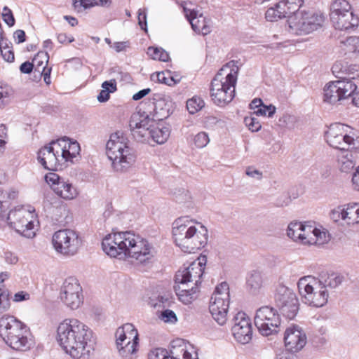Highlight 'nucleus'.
Listing matches in <instances>:
<instances>
[{"instance_id":"nucleus-1","label":"nucleus","mask_w":359,"mask_h":359,"mask_svg":"<svg viewBox=\"0 0 359 359\" xmlns=\"http://www.w3.org/2000/svg\"><path fill=\"white\" fill-rule=\"evenodd\" d=\"M92 337V331L75 318L64 320L57 329V343L67 354L76 359H86L93 349Z\"/></svg>"},{"instance_id":"nucleus-2","label":"nucleus","mask_w":359,"mask_h":359,"mask_svg":"<svg viewBox=\"0 0 359 359\" xmlns=\"http://www.w3.org/2000/svg\"><path fill=\"white\" fill-rule=\"evenodd\" d=\"M104 252L112 257H131L143 263L153 257L148 241L131 231L106 236L102 242Z\"/></svg>"},{"instance_id":"nucleus-3","label":"nucleus","mask_w":359,"mask_h":359,"mask_svg":"<svg viewBox=\"0 0 359 359\" xmlns=\"http://www.w3.org/2000/svg\"><path fill=\"white\" fill-rule=\"evenodd\" d=\"M206 258L203 257L192 262L187 267L177 271L175 276L174 290L179 299L184 304H190L196 298L198 285L201 283Z\"/></svg>"},{"instance_id":"nucleus-4","label":"nucleus","mask_w":359,"mask_h":359,"mask_svg":"<svg viewBox=\"0 0 359 359\" xmlns=\"http://www.w3.org/2000/svg\"><path fill=\"white\" fill-rule=\"evenodd\" d=\"M238 70L237 62L231 60L223 65L212 79L210 94L215 104L224 107L234 98Z\"/></svg>"},{"instance_id":"nucleus-5","label":"nucleus","mask_w":359,"mask_h":359,"mask_svg":"<svg viewBox=\"0 0 359 359\" xmlns=\"http://www.w3.org/2000/svg\"><path fill=\"white\" fill-rule=\"evenodd\" d=\"M0 337L13 350L25 352L34 345L29 327L13 316L0 318Z\"/></svg>"},{"instance_id":"nucleus-6","label":"nucleus","mask_w":359,"mask_h":359,"mask_svg":"<svg viewBox=\"0 0 359 359\" xmlns=\"http://www.w3.org/2000/svg\"><path fill=\"white\" fill-rule=\"evenodd\" d=\"M188 217H182L172 224V236L176 245L187 253L195 252L203 248L208 242V230L201 225L198 231Z\"/></svg>"},{"instance_id":"nucleus-7","label":"nucleus","mask_w":359,"mask_h":359,"mask_svg":"<svg viewBox=\"0 0 359 359\" xmlns=\"http://www.w3.org/2000/svg\"><path fill=\"white\" fill-rule=\"evenodd\" d=\"M129 126L133 138L140 142H147L151 138L158 144H163L170 135L168 127L158 124L155 126V120L150 118L146 112L134 113L130 120Z\"/></svg>"},{"instance_id":"nucleus-8","label":"nucleus","mask_w":359,"mask_h":359,"mask_svg":"<svg viewBox=\"0 0 359 359\" xmlns=\"http://www.w3.org/2000/svg\"><path fill=\"white\" fill-rule=\"evenodd\" d=\"M106 149L112 167L117 172L127 170L135 161V151L130 147L129 140L122 131L111 134Z\"/></svg>"},{"instance_id":"nucleus-9","label":"nucleus","mask_w":359,"mask_h":359,"mask_svg":"<svg viewBox=\"0 0 359 359\" xmlns=\"http://www.w3.org/2000/svg\"><path fill=\"white\" fill-rule=\"evenodd\" d=\"M325 21V16L322 12L304 9L290 16L285 28L293 34L308 35L321 29Z\"/></svg>"},{"instance_id":"nucleus-10","label":"nucleus","mask_w":359,"mask_h":359,"mask_svg":"<svg viewBox=\"0 0 359 359\" xmlns=\"http://www.w3.org/2000/svg\"><path fill=\"white\" fill-rule=\"evenodd\" d=\"M303 303L312 307H323L328 301L329 292L318 278L307 276L301 278L297 283Z\"/></svg>"},{"instance_id":"nucleus-11","label":"nucleus","mask_w":359,"mask_h":359,"mask_svg":"<svg viewBox=\"0 0 359 359\" xmlns=\"http://www.w3.org/2000/svg\"><path fill=\"white\" fill-rule=\"evenodd\" d=\"M330 19L332 26L340 31L357 27L359 16L349 0H333L330 5Z\"/></svg>"},{"instance_id":"nucleus-12","label":"nucleus","mask_w":359,"mask_h":359,"mask_svg":"<svg viewBox=\"0 0 359 359\" xmlns=\"http://www.w3.org/2000/svg\"><path fill=\"white\" fill-rule=\"evenodd\" d=\"M357 86L348 79H338L326 83L323 88V102L332 105L341 102L352 96Z\"/></svg>"},{"instance_id":"nucleus-13","label":"nucleus","mask_w":359,"mask_h":359,"mask_svg":"<svg viewBox=\"0 0 359 359\" xmlns=\"http://www.w3.org/2000/svg\"><path fill=\"white\" fill-rule=\"evenodd\" d=\"M325 138L330 147L340 150H348L354 145L355 133L348 125L334 123L327 127L325 132Z\"/></svg>"},{"instance_id":"nucleus-14","label":"nucleus","mask_w":359,"mask_h":359,"mask_svg":"<svg viewBox=\"0 0 359 359\" xmlns=\"http://www.w3.org/2000/svg\"><path fill=\"white\" fill-rule=\"evenodd\" d=\"M229 287L226 282L218 285L212 294L209 310L214 320L220 325H223L227 319L229 306Z\"/></svg>"},{"instance_id":"nucleus-15","label":"nucleus","mask_w":359,"mask_h":359,"mask_svg":"<svg viewBox=\"0 0 359 359\" xmlns=\"http://www.w3.org/2000/svg\"><path fill=\"white\" fill-rule=\"evenodd\" d=\"M330 219L344 227H353L359 224V203L351 202L339 205L329 213Z\"/></svg>"},{"instance_id":"nucleus-16","label":"nucleus","mask_w":359,"mask_h":359,"mask_svg":"<svg viewBox=\"0 0 359 359\" xmlns=\"http://www.w3.org/2000/svg\"><path fill=\"white\" fill-rule=\"evenodd\" d=\"M55 250L65 255H74L81 245V240L77 233L71 229H62L56 231L52 238Z\"/></svg>"},{"instance_id":"nucleus-17","label":"nucleus","mask_w":359,"mask_h":359,"mask_svg":"<svg viewBox=\"0 0 359 359\" xmlns=\"http://www.w3.org/2000/svg\"><path fill=\"white\" fill-rule=\"evenodd\" d=\"M286 351L296 353L301 351L307 343L304 329L299 325L291 323L285 328L283 337Z\"/></svg>"},{"instance_id":"nucleus-18","label":"nucleus","mask_w":359,"mask_h":359,"mask_svg":"<svg viewBox=\"0 0 359 359\" xmlns=\"http://www.w3.org/2000/svg\"><path fill=\"white\" fill-rule=\"evenodd\" d=\"M60 297L72 309L79 308L83 302V295L82 288L76 278L69 277L65 279L61 289Z\"/></svg>"},{"instance_id":"nucleus-19","label":"nucleus","mask_w":359,"mask_h":359,"mask_svg":"<svg viewBox=\"0 0 359 359\" xmlns=\"http://www.w3.org/2000/svg\"><path fill=\"white\" fill-rule=\"evenodd\" d=\"M276 306L287 318L293 319L298 311L299 303L296 296L287 288L282 287L275 295Z\"/></svg>"},{"instance_id":"nucleus-20","label":"nucleus","mask_w":359,"mask_h":359,"mask_svg":"<svg viewBox=\"0 0 359 359\" xmlns=\"http://www.w3.org/2000/svg\"><path fill=\"white\" fill-rule=\"evenodd\" d=\"M46 182L50 185L56 195L65 200H72L76 197V189L68 180L60 177L55 172H49L45 175Z\"/></svg>"},{"instance_id":"nucleus-21","label":"nucleus","mask_w":359,"mask_h":359,"mask_svg":"<svg viewBox=\"0 0 359 359\" xmlns=\"http://www.w3.org/2000/svg\"><path fill=\"white\" fill-rule=\"evenodd\" d=\"M231 331L235 339L241 344L249 343L252 337L250 319L243 311L238 312L233 318Z\"/></svg>"},{"instance_id":"nucleus-22","label":"nucleus","mask_w":359,"mask_h":359,"mask_svg":"<svg viewBox=\"0 0 359 359\" xmlns=\"http://www.w3.org/2000/svg\"><path fill=\"white\" fill-rule=\"evenodd\" d=\"M54 146L57 147V141H52L49 144L40 149L37 153V159L41 165L46 170H53L57 163H60V155L59 151Z\"/></svg>"},{"instance_id":"nucleus-23","label":"nucleus","mask_w":359,"mask_h":359,"mask_svg":"<svg viewBox=\"0 0 359 359\" xmlns=\"http://www.w3.org/2000/svg\"><path fill=\"white\" fill-rule=\"evenodd\" d=\"M184 15L191 24L192 29L198 34L205 36L212 31L210 20L203 17L202 14L198 16L196 11L184 8Z\"/></svg>"},{"instance_id":"nucleus-24","label":"nucleus","mask_w":359,"mask_h":359,"mask_svg":"<svg viewBox=\"0 0 359 359\" xmlns=\"http://www.w3.org/2000/svg\"><path fill=\"white\" fill-rule=\"evenodd\" d=\"M123 331L126 333L128 338L133 337V341H130L124 346H121L119 349V354L123 358H127L129 355L134 354L137 351V346L139 344V337L137 330L135 329L134 325L131 323L124 324L120 327Z\"/></svg>"},{"instance_id":"nucleus-25","label":"nucleus","mask_w":359,"mask_h":359,"mask_svg":"<svg viewBox=\"0 0 359 359\" xmlns=\"http://www.w3.org/2000/svg\"><path fill=\"white\" fill-rule=\"evenodd\" d=\"M57 147L61 150L60 158L65 162H73V159L79 154L80 145L76 141H72L64 137L57 141Z\"/></svg>"},{"instance_id":"nucleus-26","label":"nucleus","mask_w":359,"mask_h":359,"mask_svg":"<svg viewBox=\"0 0 359 359\" xmlns=\"http://www.w3.org/2000/svg\"><path fill=\"white\" fill-rule=\"evenodd\" d=\"M339 53L347 57H359V36H351L340 42Z\"/></svg>"},{"instance_id":"nucleus-27","label":"nucleus","mask_w":359,"mask_h":359,"mask_svg":"<svg viewBox=\"0 0 359 359\" xmlns=\"http://www.w3.org/2000/svg\"><path fill=\"white\" fill-rule=\"evenodd\" d=\"M255 325L259 332L263 335L269 336V306H264L258 309L255 316Z\"/></svg>"},{"instance_id":"nucleus-28","label":"nucleus","mask_w":359,"mask_h":359,"mask_svg":"<svg viewBox=\"0 0 359 359\" xmlns=\"http://www.w3.org/2000/svg\"><path fill=\"white\" fill-rule=\"evenodd\" d=\"M310 244L311 245H323L330 239V233L327 230L320 225H317L313 222L312 228V233L309 238Z\"/></svg>"},{"instance_id":"nucleus-29","label":"nucleus","mask_w":359,"mask_h":359,"mask_svg":"<svg viewBox=\"0 0 359 359\" xmlns=\"http://www.w3.org/2000/svg\"><path fill=\"white\" fill-rule=\"evenodd\" d=\"M32 217L33 215L32 214L31 216H25L23 219H21L18 222L16 225L13 226V229L26 238H33L35 236V232L34 231V221L29 219Z\"/></svg>"},{"instance_id":"nucleus-30","label":"nucleus","mask_w":359,"mask_h":359,"mask_svg":"<svg viewBox=\"0 0 359 359\" xmlns=\"http://www.w3.org/2000/svg\"><path fill=\"white\" fill-rule=\"evenodd\" d=\"M294 12L285 0H280L271 7V21L287 18L294 15Z\"/></svg>"},{"instance_id":"nucleus-31","label":"nucleus","mask_w":359,"mask_h":359,"mask_svg":"<svg viewBox=\"0 0 359 359\" xmlns=\"http://www.w3.org/2000/svg\"><path fill=\"white\" fill-rule=\"evenodd\" d=\"M332 72L334 74H344L352 79L359 77V65L358 64H345L341 62H336L332 67Z\"/></svg>"},{"instance_id":"nucleus-32","label":"nucleus","mask_w":359,"mask_h":359,"mask_svg":"<svg viewBox=\"0 0 359 359\" xmlns=\"http://www.w3.org/2000/svg\"><path fill=\"white\" fill-rule=\"evenodd\" d=\"M274 185H276L273 187L275 190L271 194L274 203L280 207L288 205L291 200L288 194L285 191L283 184L274 182Z\"/></svg>"},{"instance_id":"nucleus-33","label":"nucleus","mask_w":359,"mask_h":359,"mask_svg":"<svg viewBox=\"0 0 359 359\" xmlns=\"http://www.w3.org/2000/svg\"><path fill=\"white\" fill-rule=\"evenodd\" d=\"M320 282L324 285V287L334 289L339 287L344 281V276L338 273H328L321 276L318 278Z\"/></svg>"},{"instance_id":"nucleus-34","label":"nucleus","mask_w":359,"mask_h":359,"mask_svg":"<svg viewBox=\"0 0 359 359\" xmlns=\"http://www.w3.org/2000/svg\"><path fill=\"white\" fill-rule=\"evenodd\" d=\"M304 222L293 221L291 222L287 229V236L294 242L301 243Z\"/></svg>"},{"instance_id":"nucleus-35","label":"nucleus","mask_w":359,"mask_h":359,"mask_svg":"<svg viewBox=\"0 0 359 359\" xmlns=\"http://www.w3.org/2000/svg\"><path fill=\"white\" fill-rule=\"evenodd\" d=\"M25 216H31V212L23 207L15 208V209L11 210L8 214V224L13 229V226L16 225L18 222L23 219Z\"/></svg>"},{"instance_id":"nucleus-36","label":"nucleus","mask_w":359,"mask_h":359,"mask_svg":"<svg viewBox=\"0 0 359 359\" xmlns=\"http://www.w3.org/2000/svg\"><path fill=\"white\" fill-rule=\"evenodd\" d=\"M14 97L13 88L7 83H0V107L8 104Z\"/></svg>"},{"instance_id":"nucleus-37","label":"nucleus","mask_w":359,"mask_h":359,"mask_svg":"<svg viewBox=\"0 0 359 359\" xmlns=\"http://www.w3.org/2000/svg\"><path fill=\"white\" fill-rule=\"evenodd\" d=\"M247 285L253 292L259 289L262 285L261 273L258 271H252L247 278Z\"/></svg>"},{"instance_id":"nucleus-38","label":"nucleus","mask_w":359,"mask_h":359,"mask_svg":"<svg viewBox=\"0 0 359 359\" xmlns=\"http://www.w3.org/2000/svg\"><path fill=\"white\" fill-rule=\"evenodd\" d=\"M250 109L253 110L252 114L256 116H265L266 111H269V105H265L260 98H255L250 103Z\"/></svg>"},{"instance_id":"nucleus-39","label":"nucleus","mask_w":359,"mask_h":359,"mask_svg":"<svg viewBox=\"0 0 359 359\" xmlns=\"http://www.w3.org/2000/svg\"><path fill=\"white\" fill-rule=\"evenodd\" d=\"M149 359H180L178 356L173 355V352L163 348H156L149 354Z\"/></svg>"},{"instance_id":"nucleus-40","label":"nucleus","mask_w":359,"mask_h":359,"mask_svg":"<svg viewBox=\"0 0 359 359\" xmlns=\"http://www.w3.org/2000/svg\"><path fill=\"white\" fill-rule=\"evenodd\" d=\"M48 59L49 56L46 52H39L32 60L35 72H41L42 67H46Z\"/></svg>"},{"instance_id":"nucleus-41","label":"nucleus","mask_w":359,"mask_h":359,"mask_svg":"<svg viewBox=\"0 0 359 359\" xmlns=\"http://www.w3.org/2000/svg\"><path fill=\"white\" fill-rule=\"evenodd\" d=\"M147 54L152 59L163 62H167L170 58L168 53L162 48L158 47H149L147 50Z\"/></svg>"},{"instance_id":"nucleus-42","label":"nucleus","mask_w":359,"mask_h":359,"mask_svg":"<svg viewBox=\"0 0 359 359\" xmlns=\"http://www.w3.org/2000/svg\"><path fill=\"white\" fill-rule=\"evenodd\" d=\"M205 105L203 99L199 97H193L187 102V108L189 112L191 114H195L201 110Z\"/></svg>"},{"instance_id":"nucleus-43","label":"nucleus","mask_w":359,"mask_h":359,"mask_svg":"<svg viewBox=\"0 0 359 359\" xmlns=\"http://www.w3.org/2000/svg\"><path fill=\"white\" fill-rule=\"evenodd\" d=\"M170 71L166 70L165 72H158L156 74L157 81L168 86H174L180 81V79H170L169 76Z\"/></svg>"},{"instance_id":"nucleus-44","label":"nucleus","mask_w":359,"mask_h":359,"mask_svg":"<svg viewBox=\"0 0 359 359\" xmlns=\"http://www.w3.org/2000/svg\"><path fill=\"white\" fill-rule=\"evenodd\" d=\"M10 293L8 290L0 288V313L7 311L11 306Z\"/></svg>"},{"instance_id":"nucleus-45","label":"nucleus","mask_w":359,"mask_h":359,"mask_svg":"<svg viewBox=\"0 0 359 359\" xmlns=\"http://www.w3.org/2000/svg\"><path fill=\"white\" fill-rule=\"evenodd\" d=\"M273 316L271 317V335L277 334L280 331L281 318L277 313L274 312L273 309L271 308V313Z\"/></svg>"},{"instance_id":"nucleus-46","label":"nucleus","mask_w":359,"mask_h":359,"mask_svg":"<svg viewBox=\"0 0 359 359\" xmlns=\"http://www.w3.org/2000/svg\"><path fill=\"white\" fill-rule=\"evenodd\" d=\"M338 165L340 170L344 172H348L354 167L353 161L347 156H341L338 158Z\"/></svg>"},{"instance_id":"nucleus-47","label":"nucleus","mask_w":359,"mask_h":359,"mask_svg":"<svg viewBox=\"0 0 359 359\" xmlns=\"http://www.w3.org/2000/svg\"><path fill=\"white\" fill-rule=\"evenodd\" d=\"M313 225V222H304V226L303 228L302 233L301 235L304 238L301 239L300 243L309 245L310 241L309 238L311 237V234L312 233Z\"/></svg>"},{"instance_id":"nucleus-48","label":"nucleus","mask_w":359,"mask_h":359,"mask_svg":"<svg viewBox=\"0 0 359 359\" xmlns=\"http://www.w3.org/2000/svg\"><path fill=\"white\" fill-rule=\"evenodd\" d=\"M194 142L196 147L201 149L205 147L208 144L210 139L205 132H200L195 135Z\"/></svg>"},{"instance_id":"nucleus-49","label":"nucleus","mask_w":359,"mask_h":359,"mask_svg":"<svg viewBox=\"0 0 359 359\" xmlns=\"http://www.w3.org/2000/svg\"><path fill=\"white\" fill-rule=\"evenodd\" d=\"M2 19L9 27L14 26L15 23L13 11L6 6L3 8Z\"/></svg>"},{"instance_id":"nucleus-50","label":"nucleus","mask_w":359,"mask_h":359,"mask_svg":"<svg viewBox=\"0 0 359 359\" xmlns=\"http://www.w3.org/2000/svg\"><path fill=\"white\" fill-rule=\"evenodd\" d=\"M251 114L250 116H246L244 118V123L246 126L252 131H258L261 128V124L258 121L257 118Z\"/></svg>"},{"instance_id":"nucleus-51","label":"nucleus","mask_w":359,"mask_h":359,"mask_svg":"<svg viewBox=\"0 0 359 359\" xmlns=\"http://www.w3.org/2000/svg\"><path fill=\"white\" fill-rule=\"evenodd\" d=\"M73 6L78 12H81L83 9H87L94 7L93 0H72Z\"/></svg>"},{"instance_id":"nucleus-52","label":"nucleus","mask_w":359,"mask_h":359,"mask_svg":"<svg viewBox=\"0 0 359 359\" xmlns=\"http://www.w3.org/2000/svg\"><path fill=\"white\" fill-rule=\"evenodd\" d=\"M160 318L165 323H175L177 321L175 313L170 309L163 310L161 313Z\"/></svg>"},{"instance_id":"nucleus-53","label":"nucleus","mask_w":359,"mask_h":359,"mask_svg":"<svg viewBox=\"0 0 359 359\" xmlns=\"http://www.w3.org/2000/svg\"><path fill=\"white\" fill-rule=\"evenodd\" d=\"M138 25L142 30L147 31V11L140 8L137 12Z\"/></svg>"},{"instance_id":"nucleus-54","label":"nucleus","mask_w":359,"mask_h":359,"mask_svg":"<svg viewBox=\"0 0 359 359\" xmlns=\"http://www.w3.org/2000/svg\"><path fill=\"white\" fill-rule=\"evenodd\" d=\"M116 346L118 350L119 351L121 346H123V343L127 338H128V336L119 327L116 332Z\"/></svg>"},{"instance_id":"nucleus-55","label":"nucleus","mask_w":359,"mask_h":359,"mask_svg":"<svg viewBox=\"0 0 359 359\" xmlns=\"http://www.w3.org/2000/svg\"><path fill=\"white\" fill-rule=\"evenodd\" d=\"M3 257L8 264H15L18 262V256L13 252L6 250L4 252Z\"/></svg>"},{"instance_id":"nucleus-56","label":"nucleus","mask_w":359,"mask_h":359,"mask_svg":"<svg viewBox=\"0 0 359 359\" xmlns=\"http://www.w3.org/2000/svg\"><path fill=\"white\" fill-rule=\"evenodd\" d=\"M1 54L5 61L12 62L15 60L14 52L12 48H4L0 50Z\"/></svg>"},{"instance_id":"nucleus-57","label":"nucleus","mask_w":359,"mask_h":359,"mask_svg":"<svg viewBox=\"0 0 359 359\" xmlns=\"http://www.w3.org/2000/svg\"><path fill=\"white\" fill-rule=\"evenodd\" d=\"M102 88L104 90L110 91V93H114L116 90V81L115 79L105 81L102 83Z\"/></svg>"},{"instance_id":"nucleus-58","label":"nucleus","mask_w":359,"mask_h":359,"mask_svg":"<svg viewBox=\"0 0 359 359\" xmlns=\"http://www.w3.org/2000/svg\"><path fill=\"white\" fill-rule=\"evenodd\" d=\"M7 128L5 125H0V151L4 149L6 144Z\"/></svg>"},{"instance_id":"nucleus-59","label":"nucleus","mask_w":359,"mask_h":359,"mask_svg":"<svg viewBox=\"0 0 359 359\" xmlns=\"http://www.w3.org/2000/svg\"><path fill=\"white\" fill-rule=\"evenodd\" d=\"M295 119L294 117L290 115H284L279 119V126L281 127L291 128L290 123Z\"/></svg>"},{"instance_id":"nucleus-60","label":"nucleus","mask_w":359,"mask_h":359,"mask_svg":"<svg viewBox=\"0 0 359 359\" xmlns=\"http://www.w3.org/2000/svg\"><path fill=\"white\" fill-rule=\"evenodd\" d=\"M221 121L220 119L213 116H208L205 118L204 124L208 128H212L217 123Z\"/></svg>"},{"instance_id":"nucleus-61","label":"nucleus","mask_w":359,"mask_h":359,"mask_svg":"<svg viewBox=\"0 0 359 359\" xmlns=\"http://www.w3.org/2000/svg\"><path fill=\"white\" fill-rule=\"evenodd\" d=\"M294 12L299 11V8L304 4V0H285Z\"/></svg>"},{"instance_id":"nucleus-62","label":"nucleus","mask_w":359,"mask_h":359,"mask_svg":"<svg viewBox=\"0 0 359 359\" xmlns=\"http://www.w3.org/2000/svg\"><path fill=\"white\" fill-rule=\"evenodd\" d=\"M245 174L248 176L255 178L257 180H261L262 177V173L259 170L255 169L252 167L247 168L245 170Z\"/></svg>"},{"instance_id":"nucleus-63","label":"nucleus","mask_w":359,"mask_h":359,"mask_svg":"<svg viewBox=\"0 0 359 359\" xmlns=\"http://www.w3.org/2000/svg\"><path fill=\"white\" fill-rule=\"evenodd\" d=\"M34 65L32 62H30L29 61H25L22 62L20 66V71L22 74H30L33 69H34Z\"/></svg>"},{"instance_id":"nucleus-64","label":"nucleus","mask_w":359,"mask_h":359,"mask_svg":"<svg viewBox=\"0 0 359 359\" xmlns=\"http://www.w3.org/2000/svg\"><path fill=\"white\" fill-rule=\"evenodd\" d=\"M351 181L353 189L359 191V166L356 168L355 171L353 174Z\"/></svg>"}]
</instances>
